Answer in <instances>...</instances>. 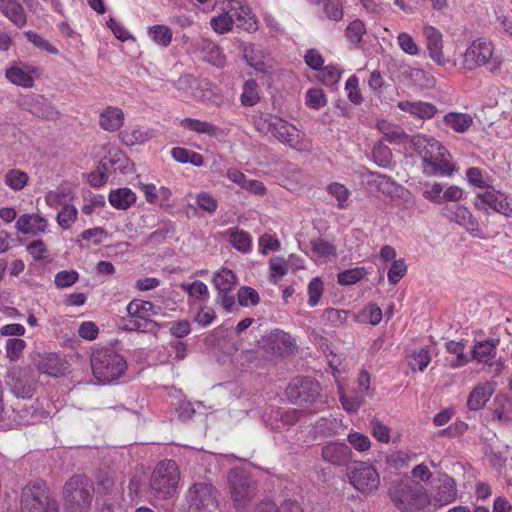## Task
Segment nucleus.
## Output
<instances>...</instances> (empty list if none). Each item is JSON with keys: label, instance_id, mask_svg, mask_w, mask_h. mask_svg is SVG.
<instances>
[{"label": "nucleus", "instance_id": "obj_1", "mask_svg": "<svg viewBox=\"0 0 512 512\" xmlns=\"http://www.w3.org/2000/svg\"><path fill=\"white\" fill-rule=\"evenodd\" d=\"M94 483L85 474L69 477L62 488V502L67 512H89L94 498Z\"/></svg>", "mask_w": 512, "mask_h": 512}, {"label": "nucleus", "instance_id": "obj_2", "mask_svg": "<svg viewBox=\"0 0 512 512\" xmlns=\"http://www.w3.org/2000/svg\"><path fill=\"white\" fill-rule=\"evenodd\" d=\"M417 153L422 157L424 173L427 175H451L453 167L445 159L446 148L436 139L427 136H417L413 139Z\"/></svg>", "mask_w": 512, "mask_h": 512}, {"label": "nucleus", "instance_id": "obj_3", "mask_svg": "<svg viewBox=\"0 0 512 512\" xmlns=\"http://www.w3.org/2000/svg\"><path fill=\"white\" fill-rule=\"evenodd\" d=\"M254 124L258 131L272 133L275 138L292 149L303 152L311 148V143L304 138L300 131L281 118L259 117L255 119Z\"/></svg>", "mask_w": 512, "mask_h": 512}, {"label": "nucleus", "instance_id": "obj_4", "mask_svg": "<svg viewBox=\"0 0 512 512\" xmlns=\"http://www.w3.org/2000/svg\"><path fill=\"white\" fill-rule=\"evenodd\" d=\"M22 512H59V503L45 482L36 480L21 492Z\"/></svg>", "mask_w": 512, "mask_h": 512}, {"label": "nucleus", "instance_id": "obj_5", "mask_svg": "<svg viewBox=\"0 0 512 512\" xmlns=\"http://www.w3.org/2000/svg\"><path fill=\"white\" fill-rule=\"evenodd\" d=\"M91 367L98 382L105 384L118 379L125 372L127 364L114 350L101 348L92 353Z\"/></svg>", "mask_w": 512, "mask_h": 512}, {"label": "nucleus", "instance_id": "obj_6", "mask_svg": "<svg viewBox=\"0 0 512 512\" xmlns=\"http://www.w3.org/2000/svg\"><path fill=\"white\" fill-rule=\"evenodd\" d=\"M180 480L179 468L173 460H162L154 468L150 477V489L158 499L175 495Z\"/></svg>", "mask_w": 512, "mask_h": 512}, {"label": "nucleus", "instance_id": "obj_7", "mask_svg": "<svg viewBox=\"0 0 512 512\" xmlns=\"http://www.w3.org/2000/svg\"><path fill=\"white\" fill-rule=\"evenodd\" d=\"M228 485L233 506L238 511L245 510L257 495L256 482L242 469L230 470Z\"/></svg>", "mask_w": 512, "mask_h": 512}, {"label": "nucleus", "instance_id": "obj_8", "mask_svg": "<svg viewBox=\"0 0 512 512\" xmlns=\"http://www.w3.org/2000/svg\"><path fill=\"white\" fill-rule=\"evenodd\" d=\"M423 487L409 480L391 483L389 496L393 503L402 511H414L422 508L426 498Z\"/></svg>", "mask_w": 512, "mask_h": 512}, {"label": "nucleus", "instance_id": "obj_9", "mask_svg": "<svg viewBox=\"0 0 512 512\" xmlns=\"http://www.w3.org/2000/svg\"><path fill=\"white\" fill-rule=\"evenodd\" d=\"M481 66H486L490 71H494L500 66L497 58L493 57L492 42L484 38L473 41L463 57V67L465 69L471 71Z\"/></svg>", "mask_w": 512, "mask_h": 512}, {"label": "nucleus", "instance_id": "obj_10", "mask_svg": "<svg viewBox=\"0 0 512 512\" xmlns=\"http://www.w3.org/2000/svg\"><path fill=\"white\" fill-rule=\"evenodd\" d=\"M190 512H215L218 508V491L209 483H194L186 494Z\"/></svg>", "mask_w": 512, "mask_h": 512}, {"label": "nucleus", "instance_id": "obj_11", "mask_svg": "<svg viewBox=\"0 0 512 512\" xmlns=\"http://www.w3.org/2000/svg\"><path fill=\"white\" fill-rule=\"evenodd\" d=\"M287 398L297 406L305 407L313 404L320 393V385L311 378H294L286 390Z\"/></svg>", "mask_w": 512, "mask_h": 512}, {"label": "nucleus", "instance_id": "obj_12", "mask_svg": "<svg viewBox=\"0 0 512 512\" xmlns=\"http://www.w3.org/2000/svg\"><path fill=\"white\" fill-rule=\"evenodd\" d=\"M350 483L361 492L376 491L380 477L376 469L367 463L359 462L347 472Z\"/></svg>", "mask_w": 512, "mask_h": 512}, {"label": "nucleus", "instance_id": "obj_13", "mask_svg": "<svg viewBox=\"0 0 512 512\" xmlns=\"http://www.w3.org/2000/svg\"><path fill=\"white\" fill-rule=\"evenodd\" d=\"M8 378L11 391L16 397L30 399L34 395L36 380L31 369H13Z\"/></svg>", "mask_w": 512, "mask_h": 512}, {"label": "nucleus", "instance_id": "obj_14", "mask_svg": "<svg viewBox=\"0 0 512 512\" xmlns=\"http://www.w3.org/2000/svg\"><path fill=\"white\" fill-rule=\"evenodd\" d=\"M475 206L479 210L487 211L490 208L506 217L512 216V201H508L507 197L500 192L486 191L479 193Z\"/></svg>", "mask_w": 512, "mask_h": 512}, {"label": "nucleus", "instance_id": "obj_15", "mask_svg": "<svg viewBox=\"0 0 512 512\" xmlns=\"http://www.w3.org/2000/svg\"><path fill=\"white\" fill-rule=\"evenodd\" d=\"M352 450L349 445L331 441L321 448V458L324 462L335 467L346 466L352 459Z\"/></svg>", "mask_w": 512, "mask_h": 512}, {"label": "nucleus", "instance_id": "obj_16", "mask_svg": "<svg viewBox=\"0 0 512 512\" xmlns=\"http://www.w3.org/2000/svg\"><path fill=\"white\" fill-rule=\"evenodd\" d=\"M21 105L33 115L44 120L55 121L60 117V112L42 95L27 97Z\"/></svg>", "mask_w": 512, "mask_h": 512}, {"label": "nucleus", "instance_id": "obj_17", "mask_svg": "<svg viewBox=\"0 0 512 512\" xmlns=\"http://www.w3.org/2000/svg\"><path fill=\"white\" fill-rule=\"evenodd\" d=\"M423 34L426 38V48L429 57L439 66H445L449 59L443 53V36L442 33L432 26L424 28Z\"/></svg>", "mask_w": 512, "mask_h": 512}, {"label": "nucleus", "instance_id": "obj_18", "mask_svg": "<svg viewBox=\"0 0 512 512\" xmlns=\"http://www.w3.org/2000/svg\"><path fill=\"white\" fill-rule=\"evenodd\" d=\"M457 495L456 481L447 474L440 475L434 487V502L441 506L448 505L456 500Z\"/></svg>", "mask_w": 512, "mask_h": 512}, {"label": "nucleus", "instance_id": "obj_19", "mask_svg": "<svg viewBox=\"0 0 512 512\" xmlns=\"http://www.w3.org/2000/svg\"><path fill=\"white\" fill-rule=\"evenodd\" d=\"M495 391V383L486 381L476 385L470 392L467 399V408L470 411H477L482 409L485 404L490 400Z\"/></svg>", "mask_w": 512, "mask_h": 512}, {"label": "nucleus", "instance_id": "obj_20", "mask_svg": "<svg viewBox=\"0 0 512 512\" xmlns=\"http://www.w3.org/2000/svg\"><path fill=\"white\" fill-rule=\"evenodd\" d=\"M47 226V220L39 214H23L16 222V229L22 234L37 235L44 232Z\"/></svg>", "mask_w": 512, "mask_h": 512}, {"label": "nucleus", "instance_id": "obj_21", "mask_svg": "<svg viewBox=\"0 0 512 512\" xmlns=\"http://www.w3.org/2000/svg\"><path fill=\"white\" fill-rule=\"evenodd\" d=\"M0 11L18 28L24 27L27 23L24 8L17 0H0Z\"/></svg>", "mask_w": 512, "mask_h": 512}, {"label": "nucleus", "instance_id": "obj_22", "mask_svg": "<svg viewBox=\"0 0 512 512\" xmlns=\"http://www.w3.org/2000/svg\"><path fill=\"white\" fill-rule=\"evenodd\" d=\"M32 72H34V69L30 66L14 65L6 70L5 75L13 84L24 88H31L34 85Z\"/></svg>", "mask_w": 512, "mask_h": 512}, {"label": "nucleus", "instance_id": "obj_23", "mask_svg": "<svg viewBox=\"0 0 512 512\" xmlns=\"http://www.w3.org/2000/svg\"><path fill=\"white\" fill-rule=\"evenodd\" d=\"M397 106L400 110L415 115L423 120L431 119L438 111L433 104L422 101H401Z\"/></svg>", "mask_w": 512, "mask_h": 512}, {"label": "nucleus", "instance_id": "obj_24", "mask_svg": "<svg viewBox=\"0 0 512 512\" xmlns=\"http://www.w3.org/2000/svg\"><path fill=\"white\" fill-rule=\"evenodd\" d=\"M160 307L149 301H143L134 299L127 306V312L132 318H139L144 321L145 324H152L147 320V316L156 315Z\"/></svg>", "mask_w": 512, "mask_h": 512}, {"label": "nucleus", "instance_id": "obj_25", "mask_svg": "<svg viewBox=\"0 0 512 512\" xmlns=\"http://www.w3.org/2000/svg\"><path fill=\"white\" fill-rule=\"evenodd\" d=\"M124 114L121 109L109 106L101 114L99 124L106 131H117L123 125Z\"/></svg>", "mask_w": 512, "mask_h": 512}, {"label": "nucleus", "instance_id": "obj_26", "mask_svg": "<svg viewBox=\"0 0 512 512\" xmlns=\"http://www.w3.org/2000/svg\"><path fill=\"white\" fill-rule=\"evenodd\" d=\"M268 343L271 350L277 355H288L293 351V343L290 336L283 332L276 330L268 337Z\"/></svg>", "mask_w": 512, "mask_h": 512}, {"label": "nucleus", "instance_id": "obj_27", "mask_svg": "<svg viewBox=\"0 0 512 512\" xmlns=\"http://www.w3.org/2000/svg\"><path fill=\"white\" fill-rule=\"evenodd\" d=\"M242 52L243 58L246 60L250 67L261 73L270 72L271 66L264 61L263 56L261 55V50L258 47L250 44L245 46Z\"/></svg>", "mask_w": 512, "mask_h": 512}, {"label": "nucleus", "instance_id": "obj_28", "mask_svg": "<svg viewBox=\"0 0 512 512\" xmlns=\"http://www.w3.org/2000/svg\"><path fill=\"white\" fill-rule=\"evenodd\" d=\"M110 204L119 210H127L136 201L135 193L129 188H118L109 193Z\"/></svg>", "mask_w": 512, "mask_h": 512}, {"label": "nucleus", "instance_id": "obj_29", "mask_svg": "<svg viewBox=\"0 0 512 512\" xmlns=\"http://www.w3.org/2000/svg\"><path fill=\"white\" fill-rule=\"evenodd\" d=\"M38 369L49 376L59 377L64 374L66 370V363L56 354H49L41 359L38 364Z\"/></svg>", "mask_w": 512, "mask_h": 512}, {"label": "nucleus", "instance_id": "obj_30", "mask_svg": "<svg viewBox=\"0 0 512 512\" xmlns=\"http://www.w3.org/2000/svg\"><path fill=\"white\" fill-rule=\"evenodd\" d=\"M492 415L502 425L512 423V400L505 397H496L494 399V409Z\"/></svg>", "mask_w": 512, "mask_h": 512}, {"label": "nucleus", "instance_id": "obj_31", "mask_svg": "<svg viewBox=\"0 0 512 512\" xmlns=\"http://www.w3.org/2000/svg\"><path fill=\"white\" fill-rule=\"evenodd\" d=\"M444 123L455 132L464 133L473 124V118L466 113L450 112L444 116Z\"/></svg>", "mask_w": 512, "mask_h": 512}, {"label": "nucleus", "instance_id": "obj_32", "mask_svg": "<svg viewBox=\"0 0 512 512\" xmlns=\"http://www.w3.org/2000/svg\"><path fill=\"white\" fill-rule=\"evenodd\" d=\"M229 13H235L234 24H236L238 27L247 31L256 29L254 16L251 14V10L248 6L239 5L238 8L233 6Z\"/></svg>", "mask_w": 512, "mask_h": 512}, {"label": "nucleus", "instance_id": "obj_33", "mask_svg": "<svg viewBox=\"0 0 512 512\" xmlns=\"http://www.w3.org/2000/svg\"><path fill=\"white\" fill-rule=\"evenodd\" d=\"M213 284L219 293L229 292L236 285V276L232 270L223 268L214 274Z\"/></svg>", "mask_w": 512, "mask_h": 512}, {"label": "nucleus", "instance_id": "obj_34", "mask_svg": "<svg viewBox=\"0 0 512 512\" xmlns=\"http://www.w3.org/2000/svg\"><path fill=\"white\" fill-rule=\"evenodd\" d=\"M370 175L372 179L368 183L371 186H375L378 191L385 195H393L397 192L398 186L390 177L375 172H371Z\"/></svg>", "mask_w": 512, "mask_h": 512}, {"label": "nucleus", "instance_id": "obj_35", "mask_svg": "<svg viewBox=\"0 0 512 512\" xmlns=\"http://www.w3.org/2000/svg\"><path fill=\"white\" fill-rule=\"evenodd\" d=\"M181 126L198 134H206L208 136H215L218 131V128L213 124L192 118L183 119Z\"/></svg>", "mask_w": 512, "mask_h": 512}, {"label": "nucleus", "instance_id": "obj_36", "mask_svg": "<svg viewBox=\"0 0 512 512\" xmlns=\"http://www.w3.org/2000/svg\"><path fill=\"white\" fill-rule=\"evenodd\" d=\"M113 164V161L107 158H103L97 170L91 172L88 177V181L93 187H100L104 185L109 178V167Z\"/></svg>", "mask_w": 512, "mask_h": 512}, {"label": "nucleus", "instance_id": "obj_37", "mask_svg": "<svg viewBox=\"0 0 512 512\" xmlns=\"http://www.w3.org/2000/svg\"><path fill=\"white\" fill-rule=\"evenodd\" d=\"M171 155L173 159L179 163H191L194 166H202L203 165V157L194 151H189L188 149L182 147H175L171 151Z\"/></svg>", "mask_w": 512, "mask_h": 512}, {"label": "nucleus", "instance_id": "obj_38", "mask_svg": "<svg viewBox=\"0 0 512 512\" xmlns=\"http://www.w3.org/2000/svg\"><path fill=\"white\" fill-rule=\"evenodd\" d=\"M29 176L20 169L8 170L5 174V184L14 191L22 190L28 183Z\"/></svg>", "mask_w": 512, "mask_h": 512}, {"label": "nucleus", "instance_id": "obj_39", "mask_svg": "<svg viewBox=\"0 0 512 512\" xmlns=\"http://www.w3.org/2000/svg\"><path fill=\"white\" fill-rule=\"evenodd\" d=\"M350 315L349 310L327 308L322 314L324 321L328 322L332 327L339 328L343 327Z\"/></svg>", "mask_w": 512, "mask_h": 512}, {"label": "nucleus", "instance_id": "obj_40", "mask_svg": "<svg viewBox=\"0 0 512 512\" xmlns=\"http://www.w3.org/2000/svg\"><path fill=\"white\" fill-rule=\"evenodd\" d=\"M474 358L479 362L488 363L496 355L495 344L491 341H482L474 346Z\"/></svg>", "mask_w": 512, "mask_h": 512}, {"label": "nucleus", "instance_id": "obj_41", "mask_svg": "<svg viewBox=\"0 0 512 512\" xmlns=\"http://www.w3.org/2000/svg\"><path fill=\"white\" fill-rule=\"evenodd\" d=\"M260 100L258 84L255 80L249 79L244 83L241 95V103L244 106H253Z\"/></svg>", "mask_w": 512, "mask_h": 512}, {"label": "nucleus", "instance_id": "obj_42", "mask_svg": "<svg viewBox=\"0 0 512 512\" xmlns=\"http://www.w3.org/2000/svg\"><path fill=\"white\" fill-rule=\"evenodd\" d=\"M322 11L331 21H340L344 16L341 0H326L322 3Z\"/></svg>", "mask_w": 512, "mask_h": 512}, {"label": "nucleus", "instance_id": "obj_43", "mask_svg": "<svg viewBox=\"0 0 512 512\" xmlns=\"http://www.w3.org/2000/svg\"><path fill=\"white\" fill-rule=\"evenodd\" d=\"M366 270L364 267L347 269L338 274V283L340 285H353L364 278Z\"/></svg>", "mask_w": 512, "mask_h": 512}, {"label": "nucleus", "instance_id": "obj_44", "mask_svg": "<svg viewBox=\"0 0 512 512\" xmlns=\"http://www.w3.org/2000/svg\"><path fill=\"white\" fill-rule=\"evenodd\" d=\"M235 13H226L211 19V27L217 33L224 34L232 29Z\"/></svg>", "mask_w": 512, "mask_h": 512}, {"label": "nucleus", "instance_id": "obj_45", "mask_svg": "<svg viewBox=\"0 0 512 512\" xmlns=\"http://www.w3.org/2000/svg\"><path fill=\"white\" fill-rule=\"evenodd\" d=\"M181 289L188 295L197 300H204L208 297V288L202 281H194L193 283H182Z\"/></svg>", "mask_w": 512, "mask_h": 512}, {"label": "nucleus", "instance_id": "obj_46", "mask_svg": "<svg viewBox=\"0 0 512 512\" xmlns=\"http://www.w3.org/2000/svg\"><path fill=\"white\" fill-rule=\"evenodd\" d=\"M365 33V25L359 19L352 21L346 28V37L353 44H359Z\"/></svg>", "mask_w": 512, "mask_h": 512}, {"label": "nucleus", "instance_id": "obj_47", "mask_svg": "<svg viewBox=\"0 0 512 512\" xmlns=\"http://www.w3.org/2000/svg\"><path fill=\"white\" fill-rule=\"evenodd\" d=\"M237 299L241 306L257 305L260 302L258 292L248 286H243L238 290Z\"/></svg>", "mask_w": 512, "mask_h": 512}, {"label": "nucleus", "instance_id": "obj_48", "mask_svg": "<svg viewBox=\"0 0 512 512\" xmlns=\"http://www.w3.org/2000/svg\"><path fill=\"white\" fill-rule=\"evenodd\" d=\"M26 347V342L19 338H10L6 341V354L7 357L15 362L20 357Z\"/></svg>", "mask_w": 512, "mask_h": 512}, {"label": "nucleus", "instance_id": "obj_49", "mask_svg": "<svg viewBox=\"0 0 512 512\" xmlns=\"http://www.w3.org/2000/svg\"><path fill=\"white\" fill-rule=\"evenodd\" d=\"M231 244L241 252H247L251 248V237L245 231H234L231 233Z\"/></svg>", "mask_w": 512, "mask_h": 512}, {"label": "nucleus", "instance_id": "obj_50", "mask_svg": "<svg viewBox=\"0 0 512 512\" xmlns=\"http://www.w3.org/2000/svg\"><path fill=\"white\" fill-rule=\"evenodd\" d=\"M407 265L403 259L394 260L388 271V281L390 284H397L406 274Z\"/></svg>", "mask_w": 512, "mask_h": 512}, {"label": "nucleus", "instance_id": "obj_51", "mask_svg": "<svg viewBox=\"0 0 512 512\" xmlns=\"http://www.w3.org/2000/svg\"><path fill=\"white\" fill-rule=\"evenodd\" d=\"M328 192L337 199L338 208L345 209L348 206L347 200L350 193L349 190L343 184H330L328 186Z\"/></svg>", "mask_w": 512, "mask_h": 512}, {"label": "nucleus", "instance_id": "obj_52", "mask_svg": "<svg viewBox=\"0 0 512 512\" xmlns=\"http://www.w3.org/2000/svg\"><path fill=\"white\" fill-rule=\"evenodd\" d=\"M311 248L313 252L317 253L318 255L322 257H330L336 255V249L335 247L329 243L328 241L321 239V238H315L310 241Z\"/></svg>", "mask_w": 512, "mask_h": 512}, {"label": "nucleus", "instance_id": "obj_53", "mask_svg": "<svg viewBox=\"0 0 512 512\" xmlns=\"http://www.w3.org/2000/svg\"><path fill=\"white\" fill-rule=\"evenodd\" d=\"M372 435L380 442L388 443L390 441V428L373 418L369 424Z\"/></svg>", "mask_w": 512, "mask_h": 512}, {"label": "nucleus", "instance_id": "obj_54", "mask_svg": "<svg viewBox=\"0 0 512 512\" xmlns=\"http://www.w3.org/2000/svg\"><path fill=\"white\" fill-rule=\"evenodd\" d=\"M430 355L429 352L425 349H420L418 351H414L411 355V360L409 361V366L412 370L419 369V371H424L425 368L430 363Z\"/></svg>", "mask_w": 512, "mask_h": 512}, {"label": "nucleus", "instance_id": "obj_55", "mask_svg": "<svg viewBox=\"0 0 512 512\" xmlns=\"http://www.w3.org/2000/svg\"><path fill=\"white\" fill-rule=\"evenodd\" d=\"M323 290V281L319 277H315L310 281L308 285V303L311 307L316 306L320 302Z\"/></svg>", "mask_w": 512, "mask_h": 512}, {"label": "nucleus", "instance_id": "obj_56", "mask_svg": "<svg viewBox=\"0 0 512 512\" xmlns=\"http://www.w3.org/2000/svg\"><path fill=\"white\" fill-rule=\"evenodd\" d=\"M150 34L153 40L162 46H168L172 40L171 30L164 25L153 26Z\"/></svg>", "mask_w": 512, "mask_h": 512}, {"label": "nucleus", "instance_id": "obj_57", "mask_svg": "<svg viewBox=\"0 0 512 512\" xmlns=\"http://www.w3.org/2000/svg\"><path fill=\"white\" fill-rule=\"evenodd\" d=\"M76 217L77 209L72 205H65L58 212L57 221L62 228L67 229L76 220Z\"/></svg>", "mask_w": 512, "mask_h": 512}, {"label": "nucleus", "instance_id": "obj_58", "mask_svg": "<svg viewBox=\"0 0 512 512\" xmlns=\"http://www.w3.org/2000/svg\"><path fill=\"white\" fill-rule=\"evenodd\" d=\"M340 77L341 73L339 69L331 65L321 68L319 72L320 81L327 86L336 84L340 80Z\"/></svg>", "mask_w": 512, "mask_h": 512}, {"label": "nucleus", "instance_id": "obj_59", "mask_svg": "<svg viewBox=\"0 0 512 512\" xmlns=\"http://www.w3.org/2000/svg\"><path fill=\"white\" fill-rule=\"evenodd\" d=\"M349 444L359 452L367 451L371 446V441L368 436L359 433L352 432L347 437Z\"/></svg>", "mask_w": 512, "mask_h": 512}, {"label": "nucleus", "instance_id": "obj_60", "mask_svg": "<svg viewBox=\"0 0 512 512\" xmlns=\"http://www.w3.org/2000/svg\"><path fill=\"white\" fill-rule=\"evenodd\" d=\"M306 104L313 109H319L326 105V98L321 89L312 88L307 91Z\"/></svg>", "mask_w": 512, "mask_h": 512}, {"label": "nucleus", "instance_id": "obj_61", "mask_svg": "<svg viewBox=\"0 0 512 512\" xmlns=\"http://www.w3.org/2000/svg\"><path fill=\"white\" fill-rule=\"evenodd\" d=\"M79 274L75 270L71 271H60L55 276V284L59 288H66L72 286L77 282Z\"/></svg>", "mask_w": 512, "mask_h": 512}, {"label": "nucleus", "instance_id": "obj_62", "mask_svg": "<svg viewBox=\"0 0 512 512\" xmlns=\"http://www.w3.org/2000/svg\"><path fill=\"white\" fill-rule=\"evenodd\" d=\"M27 39L33 43L36 47L45 50L51 54H57L58 50L56 47L51 45L46 39H44L41 35L29 30L25 32Z\"/></svg>", "mask_w": 512, "mask_h": 512}, {"label": "nucleus", "instance_id": "obj_63", "mask_svg": "<svg viewBox=\"0 0 512 512\" xmlns=\"http://www.w3.org/2000/svg\"><path fill=\"white\" fill-rule=\"evenodd\" d=\"M372 154L375 162L379 166L386 167L390 163L391 151L382 143H378L373 147Z\"/></svg>", "mask_w": 512, "mask_h": 512}, {"label": "nucleus", "instance_id": "obj_64", "mask_svg": "<svg viewBox=\"0 0 512 512\" xmlns=\"http://www.w3.org/2000/svg\"><path fill=\"white\" fill-rule=\"evenodd\" d=\"M378 129L384 134V137L389 142H397L400 141L405 134L398 128H393L386 121H381L378 123Z\"/></svg>", "mask_w": 512, "mask_h": 512}]
</instances>
